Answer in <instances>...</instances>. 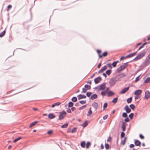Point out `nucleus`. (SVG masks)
I'll return each mask as SVG.
<instances>
[{
	"label": "nucleus",
	"instance_id": "1",
	"mask_svg": "<svg viewBox=\"0 0 150 150\" xmlns=\"http://www.w3.org/2000/svg\"><path fill=\"white\" fill-rule=\"evenodd\" d=\"M150 57L148 55L146 57L145 61L141 65V67L144 68L150 63Z\"/></svg>",
	"mask_w": 150,
	"mask_h": 150
},
{
	"label": "nucleus",
	"instance_id": "2",
	"mask_svg": "<svg viewBox=\"0 0 150 150\" xmlns=\"http://www.w3.org/2000/svg\"><path fill=\"white\" fill-rule=\"evenodd\" d=\"M59 113L60 114L58 118V120H59L63 119L67 115V113L64 110H63Z\"/></svg>",
	"mask_w": 150,
	"mask_h": 150
},
{
	"label": "nucleus",
	"instance_id": "3",
	"mask_svg": "<svg viewBox=\"0 0 150 150\" xmlns=\"http://www.w3.org/2000/svg\"><path fill=\"white\" fill-rule=\"evenodd\" d=\"M117 81L116 77H112L111 78L109 81V84L110 87H112L115 85Z\"/></svg>",
	"mask_w": 150,
	"mask_h": 150
},
{
	"label": "nucleus",
	"instance_id": "4",
	"mask_svg": "<svg viewBox=\"0 0 150 150\" xmlns=\"http://www.w3.org/2000/svg\"><path fill=\"white\" fill-rule=\"evenodd\" d=\"M150 98V93L148 90H147L145 92L144 98L146 99H148Z\"/></svg>",
	"mask_w": 150,
	"mask_h": 150
},
{
	"label": "nucleus",
	"instance_id": "5",
	"mask_svg": "<svg viewBox=\"0 0 150 150\" xmlns=\"http://www.w3.org/2000/svg\"><path fill=\"white\" fill-rule=\"evenodd\" d=\"M106 84L105 83H103L100 84L99 86V87L98 88L99 91L104 90L105 88Z\"/></svg>",
	"mask_w": 150,
	"mask_h": 150
},
{
	"label": "nucleus",
	"instance_id": "6",
	"mask_svg": "<svg viewBox=\"0 0 150 150\" xmlns=\"http://www.w3.org/2000/svg\"><path fill=\"white\" fill-rule=\"evenodd\" d=\"M101 80V78L99 76L95 79L94 81L95 83L96 84L98 83Z\"/></svg>",
	"mask_w": 150,
	"mask_h": 150
},
{
	"label": "nucleus",
	"instance_id": "7",
	"mask_svg": "<svg viewBox=\"0 0 150 150\" xmlns=\"http://www.w3.org/2000/svg\"><path fill=\"white\" fill-rule=\"evenodd\" d=\"M124 109L126 111V113H128L131 112V110L127 105H126L124 108Z\"/></svg>",
	"mask_w": 150,
	"mask_h": 150
},
{
	"label": "nucleus",
	"instance_id": "8",
	"mask_svg": "<svg viewBox=\"0 0 150 150\" xmlns=\"http://www.w3.org/2000/svg\"><path fill=\"white\" fill-rule=\"evenodd\" d=\"M142 90L141 89L137 90L135 91L134 94L137 96H139L142 93Z\"/></svg>",
	"mask_w": 150,
	"mask_h": 150
},
{
	"label": "nucleus",
	"instance_id": "9",
	"mask_svg": "<svg viewBox=\"0 0 150 150\" xmlns=\"http://www.w3.org/2000/svg\"><path fill=\"white\" fill-rule=\"evenodd\" d=\"M122 130L123 132H125V127L127 125L125 122H122Z\"/></svg>",
	"mask_w": 150,
	"mask_h": 150
},
{
	"label": "nucleus",
	"instance_id": "10",
	"mask_svg": "<svg viewBox=\"0 0 150 150\" xmlns=\"http://www.w3.org/2000/svg\"><path fill=\"white\" fill-rule=\"evenodd\" d=\"M92 105L96 110H97L98 108V104L96 102L93 103L92 104Z\"/></svg>",
	"mask_w": 150,
	"mask_h": 150
},
{
	"label": "nucleus",
	"instance_id": "11",
	"mask_svg": "<svg viewBox=\"0 0 150 150\" xmlns=\"http://www.w3.org/2000/svg\"><path fill=\"white\" fill-rule=\"evenodd\" d=\"M108 54V52L106 51H105L104 52L102 55L99 54V58H101L103 57H106V56Z\"/></svg>",
	"mask_w": 150,
	"mask_h": 150
},
{
	"label": "nucleus",
	"instance_id": "12",
	"mask_svg": "<svg viewBox=\"0 0 150 150\" xmlns=\"http://www.w3.org/2000/svg\"><path fill=\"white\" fill-rule=\"evenodd\" d=\"M77 97L79 100L82 98H86V96L85 95H82L81 94L78 95Z\"/></svg>",
	"mask_w": 150,
	"mask_h": 150
},
{
	"label": "nucleus",
	"instance_id": "13",
	"mask_svg": "<svg viewBox=\"0 0 150 150\" xmlns=\"http://www.w3.org/2000/svg\"><path fill=\"white\" fill-rule=\"evenodd\" d=\"M134 144L135 146H140L141 142L139 140H135V141Z\"/></svg>",
	"mask_w": 150,
	"mask_h": 150
},
{
	"label": "nucleus",
	"instance_id": "14",
	"mask_svg": "<svg viewBox=\"0 0 150 150\" xmlns=\"http://www.w3.org/2000/svg\"><path fill=\"white\" fill-rule=\"evenodd\" d=\"M129 87H126L123 89L121 92V94H124L129 89Z\"/></svg>",
	"mask_w": 150,
	"mask_h": 150
},
{
	"label": "nucleus",
	"instance_id": "15",
	"mask_svg": "<svg viewBox=\"0 0 150 150\" xmlns=\"http://www.w3.org/2000/svg\"><path fill=\"white\" fill-rule=\"evenodd\" d=\"M97 95L96 94H94L91 96L90 98L92 100H93L97 98Z\"/></svg>",
	"mask_w": 150,
	"mask_h": 150
},
{
	"label": "nucleus",
	"instance_id": "16",
	"mask_svg": "<svg viewBox=\"0 0 150 150\" xmlns=\"http://www.w3.org/2000/svg\"><path fill=\"white\" fill-rule=\"evenodd\" d=\"M55 116L52 113L49 114L48 115V118L50 119H52L54 118Z\"/></svg>",
	"mask_w": 150,
	"mask_h": 150
},
{
	"label": "nucleus",
	"instance_id": "17",
	"mask_svg": "<svg viewBox=\"0 0 150 150\" xmlns=\"http://www.w3.org/2000/svg\"><path fill=\"white\" fill-rule=\"evenodd\" d=\"M140 59H141V58L140 57V56H139V55L138 54L136 57H135L134 59H133L132 60L129 61V62H132L134 61H136Z\"/></svg>",
	"mask_w": 150,
	"mask_h": 150
},
{
	"label": "nucleus",
	"instance_id": "18",
	"mask_svg": "<svg viewBox=\"0 0 150 150\" xmlns=\"http://www.w3.org/2000/svg\"><path fill=\"white\" fill-rule=\"evenodd\" d=\"M146 53V52L145 51H143L142 52H140V53L138 54V55H139V56L141 58H142L143 57L145 54Z\"/></svg>",
	"mask_w": 150,
	"mask_h": 150
},
{
	"label": "nucleus",
	"instance_id": "19",
	"mask_svg": "<svg viewBox=\"0 0 150 150\" xmlns=\"http://www.w3.org/2000/svg\"><path fill=\"white\" fill-rule=\"evenodd\" d=\"M38 121H36L34 122H32L29 125V127H31L33 126H34L36 123H38Z\"/></svg>",
	"mask_w": 150,
	"mask_h": 150
},
{
	"label": "nucleus",
	"instance_id": "20",
	"mask_svg": "<svg viewBox=\"0 0 150 150\" xmlns=\"http://www.w3.org/2000/svg\"><path fill=\"white\" fill-rule=\"evenodd\" d=\"M92 114V111L91 110V108H90L89 109V110L88 111V114H87V115L88 116H91Z\"/></svg>",
	"mask_w": 150,
	"mask_h": 150
},
{
	"label": "nucleus",
	"instance_id": "21",
	"mask_svg": "<svg viewBox=\"0 0 150 150\" xmlns=\"http://www.w3.org/2000/svg\"><path fill=\"white\" fill-rule=\"evenodd\" d=\"M114 94V93L111 91H110L108 93V96L110 97Z\"/></svg>",
	"mask_w": 150,
	"mask_h": 150
},
{
	"label": "nucleus",
	"instance_id": "22",
	"mask_svg": "<svg viewBox=\"0 0 150 150\" xmlns=\"http://www.w3.org/2000/svg\"><path fill=\"white\" fill-rule=\"evenodd\" d=\"M148 43L147 42H145L144 43L142 46H141L137 50V51H139L141 48H142L144 47V45H147L148 44Z\"/></svg>",
	"mask_w": 150,
	"mask_h": 150
},
{
	"label": "nucleus",
	"instance_id": "23",
	"mask_svg": "<svg viewBox=\"0 0 150 150\" xmlns=\"http://www.w3.org/2000/svg\"><path fill=\"white\" fill-rule=\"evenodd\" d=\"M88 125V122L87 120L85 121L81 125V126L84 127H86Z\"/></svg>",
	"mask_w": 150,
	"mask_h": 150
},
{
	"label": "nucleus",
	"instance_id": "24",
	"mask_svg": "<svg viewBox=\"0 0 150 150\" xmlns=\"http://www.w3.org/2000/svg\"><path fill=\"white\" fill-rule=\"evenodd\" d=\"M129 62H127L126 63H125L123 64V65H123V69H125L126 67H127L128 65V63H129Z\"/></svg>",
	"mask_w": 150,
	"mask_h": 150
},
{
	"label": "nucleus",
	"instance_id": "25",
	"mask_svg": "<svg viewBox=\"0 0 150 150\" xmlns=\"http://www.w3.org/2000/svg\"><path fill=\"white\" fill-rule=\"evenodd\" d=\"M111 72H112L111 70V69H109V70H107L105 72V73L107 75H109L111 73Z\"/></svg>",
	"mask_w": 150,
	"mask_h": 150
},
{
	"label": "nucleus",
	"instance_id": "26",
	"mask_svg": "<svg viewBox=\"0 0 150 150\" xmlns=\"http://www.w3.org/2000/svg\"><path fill=\"white\" fill-rule=\"evenodd\" d=\"M117 97L114 98L112 100V102L114 103H116L117 101Z\"/></svg>",
	"mask_w": 150,
	"mask_h": 150
},
{
	"label": "nucleus",
	"instance_id": "27",
	"mask_svg": "<svg viewBox=\"0 0 150 150\" xmlns=\"http://www.w3.org/2000/svg\"><path fill=\"white\" fill-rule=\"evenodd\" d=\"M84 87L87 89V90H90L91 88V86L90 85L88 84H86L84 86Z\"/></svg>",
	"mask_w": 150,
	"mask_h": 150
},
{
	"label": "nucleus",
	"instance_id": "28",
	"mask_svg": "<svg viewBox=\"0 0 150 150\" xmlns=\"http://www.w3.org/2000/svg\"><path fill=\"white\" fill-rule=\"evenodd\" d=\"M22 137H18V138L16 139H14L13 142L14 143H15L19 140H20V139H21Z\"/></svg>",
	"mask_w": 150,
	"mask_h": 150
},
{
	"label": "nucleus",
	"instance_id": "29",
	"mask_svg": "<svg viewBox=\"0 0 150 150\" xmlns=\"http://www.w3.org/2000/svg\"><path fill=\"white\" fill-rule=\"evenodd\" d=\"M71 101L74 102H75L77 100V98L76 97H73L71 99Z\"/></svg>",
	"mask_w": 150,
	"mask_h": 150
},
{
	"label": "nucleus",
	"instance_id": "30",
	"mask_svg": "<svg viewBox=\"0 0 150 150\" xmlns=\"http://www.w3.org/2000/svg\"><path fill=\"white\" fill-rule=\"evenodd\" d=\"M132 100V97H130L129 98H128L127 100V102L128 103H130Z\"/></svg>",
	"mask_w": 150,
	"mask_h": 150
},
{
	"label": "nucleus",
	"instance_id": "31",
	"mask_svg": "<svg viewBox=\"0 0 150 150\" xmlns=\"http://www.w3.org/2000/svg\"><path fill=\"white\" fill-rule=\"evenodd\" d=\"M6 33V31L4 30L2 32L0 33V37H3L5 34Z\"/></svg>",
	"mask_w": 150,
	"mask_h": 150
},
{
	"label": "nucleus",
	"instance_id": "32",
	"mask_svg": "<svg viewBox=\"0 0 150 150\" xmlns=\"http://www.w3.org/2000/svg\"><path fill=\"white\" fill-rule=\"evenodd\" d=\"M81 146L83 148L85 147V141H83L81 144Z\"/></svg>",
	"mask_w": 150,
	"mask_h": 150
},
{
	"label": "nucleus",
	"instance_id": "33",
	"mask_svg": "<svg viewBox=\"0 0 150 150\" xmlns=\"http://www.w3.org/2000/svg\"><path fill=\"white\" fill-rule=\"evenodd\" d=\"M68 125V124L67 123H66L63 125H62L61 126V128H66Z\"/></svg>",
	"mask_w": 150,
	"mask_h": 150
},
{
	"label": "nucleus",
	"instance_id": "34",
	"mask_svg": "<svg viewBox=\"0 0 150 150\" xmlns=\"http://www.w3.org/2000/svg\"><path fill=\"white\" fill-rule=\"evenodd\" d=\"M68 105L69 107H71L73 106L74 103L71 102H70L68 103Z\"/></svg>",
	"mask_w": 150,
	"mask_h": 150
},
{
	"label": "nucleus",
	"instance_id": "35",
	"mask_svg": "<svg viewBox=\"0 0 150 150\" xmlns=\"http://www.w3.org/2000/svg\"><path fill=\"white\" fill-rule=\"evenodd\" d=\"M145 83H148L150 82V77L147 78L144 82Z\"/></svg>",
	"mask_w": 150,
	"mask_h": 150
},
{
	"label": "nucleus",
	"instance_id": "36",
	"mask_svg": "<svg viewBox=\"0 0 150 150\" xmlns=\"http://www.w3.org/2000/svg\"><path fill=\"white\" fill-rule=\"evenodd\" d=\"M91 143L90 142H87L86 145V148L88 149L89 148V146L91 145Z\"/></svg>",
	"mask_w": 150,
	"mask_h": 150
},
{
	"label": "nucleus",
	"instance_id": "37",
	"mask_svg": "<svg viewBox=\"0 0 150 150\" xmlns=\"http://www.w3.org/2000/svg\"><path fill=\"white\" fill-rule=\"evenodd\" d=\"M107 92V91H103L101 92V94L103 96H104L105 95L106 93Z\"/></svg>",
	"mask_w": 150,
	"mask_h": 150
},
{
	"label": "nucleus",
	"instance_id": "38",
	"mask_svg": "<svg viewBox=\"0 0 150 150\" xmlns=\"http://www.w3.org/2000/svg\"><path fill=\"white\" fill-rule=\"evenodd\" d=\"M134 116V114L133 113H131L129 115V117L130 119H132L133 118Z\"/></svg>",
	"mask_w": 150,
	"mask_h": 150
},
{
	"label": "nucleus",
	"instance_id": "39",
	"mask_svg": "<svg viewBox=\"0 0 150 150\" xmlns=\"http://www.w3.org/2000/svg\"><path fill=\"white\" fill-rule=\"evenodd\" d=\"M108 106V103H104L103 106V109L105 110Z\"/></svg>",
	"mask_w": 150,
	"mask_h": 150
},
{
	"label": "nucleus",
	"instance_id": "40",
	"mask_svg": "<svg viewBox=\"0 0 150 150\" xmlns=\"http://www.w3.org/2000/svg\"><path fill=\"white\" fill-rule=\"evenodd\" d=\"M129 107L132 110H134L135 108V106L134 104H131L129 105Z\"/></svg>",
	"mask_w": 150,
	"mask_h": 150
},
{
	"label": "nucleus",
	"instance_id": "41",
	"mask_svg": "<svg viewBox=\"0 0 150 150\" xmlns=\"http://www.w3.org/2000/svg\"><path fill=\"white\" fill-rule=\"evenodd\" d=\"M105 146L106 149H108L109 148V146L108 143H105Z\"/></svg>",
	"mask_w": 150,
	"mask_h": 150
},
{
	"label": "nucleus",
	"instance_id": "42",
	"mask_svg": "<svg viewBox=\"0 0 150 150\" xmlns=\"http://www.w3.org/2000/svg\"><path fill=\"white\" fill-rule=\"evenodd\" d=\"M124 69H123V68L122 69H121L120 68V67H119L117 68V72H120L122 70H123Z\"/></svg>",
	"mask_w": 150,
	"mask_h": 150
},
{
	"label": "nucleus",
	"instance_id": "43",
	"mask_svg": "<svg viewBox=\"0 0 150 150\" xmlns=\"http://www.w3.org/2000/svg\"><path fill=\"white\" fill-rule=\"evenodd\" d=\"M127 113L126 112H123L122 114V117H127Z\"/></svg>",
	"mask_w": 150,
	"mask_h": 150
},
{
	"label": "nucleus",
	"instance_id": "44",
	"mask_svg": "<svg viewBox=\"0 0 150 150\" xmlns=\"http://www.w3.org/2000/svg\"><path fill=\"white\" fill-rule=\"evenodd\" d=\"M86 105H83L82 106H81V107H80L79 108V110H83L84 108H85L86 107Z\"/></svg>",
	"mask_w": 150,
	"mask_h": 150
},
{
	"label": "nucleus",
	"instance_id": "45",
	"mask_svg": "<svg viewBox=\"0 0 150 150\" xmlns=\"http://www.w3.org/2000/svg\"><path fill=\"white\" fill-rule=\"evenodd\" d=\"M92 93L91 92H88L86 93V96L88 97H90Z\"/></svg>",
	"mask_w": 150,
	"mask_h": 150
},
{
	"label": "nucleus",
	"instance_id": "46",
	"mask_svg": "<svg viewBox=\"0 0 150 150\" xmlns=\"http://www.w3.org/2000/svg\"><path fill=\"white\" fill-rule=\"evenodd\" d=\"M79 102L81 104H84L86 103V100H81L79 101Z\"/></svg>",
	"mask_w": 150,
	"mask_h": 150
},
{
	"label": "nucleus",
	"instance_id": "47",
	"mask_svg": "<svg viewBox=\"0 0 150 150\" xmlns=\"http://www.w3.org/2000/svg\"><path fill=\"white\" fill-rule=\"evenodd\" d=\"M124 132L123 131L121 133L120 137L121 138L125 136V134Z\"/></svg>",
	"mask_w": 150,
	"mask_h": 150
},
{
	"label": "nucleus",
	"instance_id": "48",
	"mask_svg": "<svg viewBox=\"0 0 150 150\" xmlns=\"http://www.w3.org/2000/svg\"><path fill=\"white\" fill-rule=\"evenodd\" d=\"M87 90V89H86L85 88H82V91L81 92V93H85Z\"/></svg>",
	"mask_w": 150,
	"mask_h": 150
},
{
	"label": "nucleus",
	"instance_id": "49",
	"mask_svg": "<svg viewBox=\"0 0 150 150\" xmlns=\"http://www.w3.org/2000/svg\"><path fill=\"white\" fill-rule=\"evenodd\" d=\"M12 6L11 5H8L7 7V10L8 11L10 9H11L12 8Z\"/></svg>",
	"mask_w": 150,
	"mask_h": 150
},
{
	"label": "nucleus",
	"instance_id": "50",
	"mask_svg": "<svg viewBox=\"0 0 150 150\" xmlns=\"http://www.w3.org/2000/svg\"><path fill=\"white\" fill-rule=\"evenodd\" d=\"M116 62H113L111 64H112V67H116V65H117V64L116 63Z\"/></svg>",
	"mask_w": 150,
	"mask_h": 150
},
{
	"label": "nucleus",
	"instance_id": "51",
	"mask_svg": "<svg viewBox=\"0 0 150 150\" xmlns=\"http://www.w3.org/2000/svg\"><path fill=\"white\" fill-rule=\"evenodd\" d=\"M125 122H128L129 121V120L128 117H126L124 119Z\"/></svg>",
	"mask_w": 150,
	"mask_h": 150
},
{
	"label": "nucleus",
	"instance_id": "52",
	"mask_svg": "<svg viewBox=\"0 0 150 150\" xmlns=\"http://www.w3.org/2000/svg\"><path fill=\"white\" fill-rule=\"evenodd\" d=\"M76 132V128H74L72 129L71 132L72 133Z\"/></svg>",
	"mask_w": 150,
	"mask_h": 150
},
{
	"label": "nucleus",
	"instance_id": "53",
	"mask_svg": "<svg viewBox=\"0 0 150 150\" xmlns=\"http://www.w3.org/2000/svg\"><path fill=\"white\" fill-rule=\"evenodd\" d=\"M104 70L103 69V68H101L100 70H99L98 71V73L100 74L103 72Z\"/></svg>",
	"mask_w": 150,
	"mask_h": 150
},
{
	"label": "nucleus",
	"instance_id": "54",
	"mask_svg": "<svg viewBox=\"0 0 150 150\" xmlns=\"http://www.w3.org/2000/svg\"><path fill=\"white\" fill-rule=\"evenodd\" d=\"M126 139H127V137H125L124 139L123 140L122 143V144L123 145H124L125 144Z\"/></svg>",
	"mask_w": 150,
	"mask_h": 150
},
{
	"label": "nucleus",
	"instance_id": "55",
	"mask_svg": "<svg viewBox=\"0 0 150 150\" xmlns=\"http://www.w3.org/2000/svg\"><path fill=\"white\" fill-rule=\"evenodd\" d=\"M107 67H108L109 68H112V64L110 63H108L107 64Z\"/></svg>",
	"mask_w": 150,
	"mask_h": 150
},
{
	"label": "nucleus",
	"instance_id": "56",
	"mask_svg": "<svg viewBox=\"0 0 150 150\" xmlns=\"http://www.w3.org/2000/svg\"><path fill=\"white\" fill-rule=\"evenodd\" d=\"M61 103H60L59 102H57L55 103L54 104L55 105V106H56L59 105H60L61 104Z\"/></svg>",
	"mask_w": 150,
	"mask_h": 150
},
{
	"label": "nucleus",
	"instance_id": "57",
	"mask_svg": "<svg viewBox=\"0 0 150 150\" xmlns=\"http://www.w3.org/2000/svg\"><path fill=\"white\" fill-rule=\"evenodd\" d=\"M108 115H105L103 117V119L104 120H105L108 118Z\"/></svg>",
	"mask_w": 150,
	"mask_h": 150
},
{
	"label": "nucleus",
	"instance_id": "58",
	"mask_svg": "<svg viewBox=\"0 0 150 150\" xmlns=\"http://www.w3.org/2000/svg\"><path fill=\"white\" fill-rule=\"evenodd\" d=\"M52 130H50L47 132V134H52Z\"/></svg>",
	"mask_w": 150,
	"mask_h": 150
},
{
	"label": "nucleus",
	"instance_id": "59",
	"mask_svg": "<svg viewBox=\"0 0 150 150\" xmlns=\"http://www.w3.org/2000/svg\"><path fill=\"white\" fill-rule=\"evenodd\" d=\"M140 76V75H139V76H137L136 79H135V81L136 82L137 81H138L139 80V77Z\"/></svg>",
	"mask_w": 150,
	"mask_h": 150
},
{
	"label": "nucleus",
	"instance_id": "60",
	"mask_svg": "<svg viewBox=\"0 0 150 150\" xmlns=\"http://www.w3.org/2000/svg\"><path fill=\"white\" fill-rule=\"evenodd\" d=\"M97 52L98 53V56H99V54H100V53L101 52V51L100 50H97Z\"/></svg>",
	"mask_w": 150,
	"mask_h": 150
},
{
	"label": "nucleus",
	"instance_id": "61",
	"mask_svg": "<svg viewBox=\"0 0 150 150\" xmlns=\"http://www.w3.org/2000/svg\"><path fill=\"white\" fill-rule=\"evenodd\" d=\"M139 137L140 138L142 139H143L144 138V137L141 134H139Z\"/></svg>",
	"mask_w": 150,
	"mask_h": 150
},
{
	"label": "nucleus",
	"instance_id": "62",
	"mask_svg": "<svg viewBox=\"0 0 150 150\" xmlns=\"http://www.w3.org/2000/svg\"><path fill=\"white\" fill-rule=\"evenodd\" d=\"M107 66L106 65H105L104 67H103L102 68L104 70H105L107 69Z\"/></svg>",
	"mask_w": 150,
	"mask_h": 150
},
{
	"label": "nucleus",
	"instance_id": "63",
	"mask_svg": "<svg viewBox=\"0 0 150 150\" xmlns=\"http://www.w3.org/2000/svg\"><path fill=\"white\" fill-rule=\"evenodd\" d=\"M76 110V108L74 107H72L71 108V110L72 111H74Z\"/></svg>",
	"mask_w": 150,
	"mask_h": 150
},
{
	"label": "nucleus",
	"instance_id": "64",
	"mask_svg": "<svg viewBox=\"0 0 150 150\" xmlns=\"http://www.w3.org/2000/svg\"><path fill=\"white\" fill-rule=\"evenodd\" d=\"M67 112L69 113H71V110L70 109H68L67 111Z\"/></svg>",
	"mask_w": 150,
	"mask_h": 150
}]
</instances>
